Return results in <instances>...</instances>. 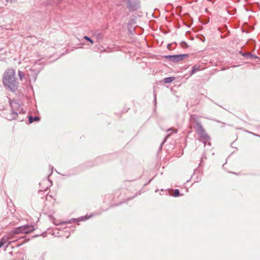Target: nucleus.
I'll return each instance as SVG.
<instances>
[{"mask_svg": "<svg viewBox=\"0 0 260 260\" xmlns=\"http://www.w3.org/2000/svg\"><path fill=\"white\" fill-rule=\"evenodd\" d=\"M84 39L88 41H89V42L91 43V44H93V41L90 38H89L87 36H85L84 37Z\"/></svg>", "mask_w": 260, "mask_h": 260, "instance_id": "obj_11", "label": "nucleus"}, {"mask_svg": "<svg viewBox=\"0 0 260 260\" xmlns=\"http://www.w3.org/2000/svg\"><path fill=\"white\" fill-rule=\"evenodd\" d=\"M10 105L11 107L12 110L17 112V113H21L22 109L20 105L16 102H11Z\"/></svg>", "mask_w": 260, "mask_h": 260, "instance_id": "obj_4", "label": "nucleus"}, {"mask_svg": "<svg viewBox=\"0 0 260 260\" xmlns=\"http://www.w3.org/2000/svg\"><path fill=\"white\" fill-rule=\"evenodd\" d=\"M165 58L169 59V60L172 62H178L183 59V55H168L165 56Z\"/></svg>", "mask_w": 260, "mask_h": 260, "instance_id": "obj_5", "label": "nucleus"}, {"mask_svg": "<svg viewBox=\"0 0 260 260\" xmlns=\"http://www.w3.org/2000/svg\"><path fill=\"white\" fill-rule=\"evenodd\" d=\"M199 68H200V67L198 66L197 65L193 66L192 68V70H191V74L192 75L194 73H196L197 71H198Z\"/></svg>", "mask_w": 260, "mask_h": 260, "instance_id": "obj_9", "label": "nucleus"}, {"mask_svg": "<svg viewBox=\"0 0 260 260\" xmlns=\"http://www.w3.org/2000/svg\"><path fill=\"white\" fill-rule=\"evenodd\" d=\"M36 228L32 225H24L16 229L15 231V233L17 234L20 233L28 234L32 232Z\"/></svg>", "mask_w": 260, "mask_h": 260, "instance_id": "obj_2", "label": "nucleus"}, {"mask_svg": "<svg viewBox=\"0 0 260 260\" xmlns=\"http://www.w3.org/2000/svg\"><path fill=\"white\" fill-rule=\"evenodd\" d=\"M179 194H180L179 190L178 189H176V190H175V191L174 192L173 196L174 197H178L179 196Z\"/></svg>", "mask_w": 260, "mask_h": 260, "instance_id": "obj_10", "label": "nucleus"}, {"mask_svg": "<svg viewBox=\"0 0 260 260\" xmlns=\"http://www.w3.org/2000/svg\"><path fill=\"white\" fill-rule=\"evenodd\" d=\"M18 117V113L15 111L11 110V113L7 115V118L9 120H12Z\"/></svg>", "mask_w": 260, "mask_h": 260, "instance_id": "obj_6", "label": "nucleus"}, {"mask_svg": "<svg viewBox=\"0 0 260 260\" xmlns=\"http://www.w3.org/2000/svg\"><path fill=\"white\" fill-rule=\"evenodd\" d=\"M28 119H29V123H32L34 121H39L40 120V118L37 116L35 117L34 118H32V116H29Z\"/></svg>", "mask_w": 260, "mask_h": 260, "instance_id": "obj_7", "label": "nucleus"}, {"mask_svg": "<svg viewBox=\"0 0 260 260\" xmlns=\"http://www.w3.org/2000/svg\"><path fill=\"white\" fill-rule=\"evenodd\" d=\"M18 75L20 78L21 80H22V78L23 77V74L21 71L18 72Z\"/></svg>", "mask_w": 260, "mask_h": 260, "instance_id": "obj_13", "label": "nucleus"}, {"mask_svg": "<svg viewBox=\"0 0 260 260\" xmlns=\"http://www.w3.org/2000/svg\"><path fill=\"white\" fill-rule=\"evenodd\" d=\"M175 78L174 77H167L164 79V82L165 83H169L171 82L174 80Z\"/></svg>", "mask_w": 260, "mask_h": 260, "instance_id": "obj_8", "label": "nucleus"}, {"mask_svg": "<svg viewBox=\"0 0 260 260\" xmlns=\"http://www.w3.org/2000/svg\"><path fill=\"white\" fill-rule=\"evenodd\" d=\"M196 132L202 137L204 139L209 138L208 135L205 133V131L203 126L199 123L197 124L196 127Z\"/></svg>", "mask_w": 260, "mask_h": 260, "instance_id": "obj_3", "label": "nucleus"}, {"mask_svg": "<svg viewBox=\"0 0 260 260\" xmlns=\"http://www.w3.org/2000/svg\"><path fill=\"white\" fill-rule=\"evenodd\" d=\"M69 223H70V221H67V222H62V224Z\"/></svg>", "mask_w": 260, "mask_h": 260, "instance_id": "obj_14", "label": "nucleus"}, {"mask_svg": "<svg viewBox=\"0 0 260 260\" xmlns=\"http://www.w3.org/2000/svg\"><path fill=\"white\" fill-rule=\"evenodd\" d=\"M4 85L11 91L17 89L18 83L15 77V72L13 69H8L4 73L3 76Z\"/></svg>", "mask_w": 260, "mask_h": 260, "instance_id": "obj_1", "label": "nucleus"}, {"mask_svg": "<svg viewBox=\"0 0 260 260\" xmlns=\"http://www.w3.org/2000/svg\"><path fill=\"white\" fill-rule=\"evenodd\" d=\"M6 243L4 239H2L0 242V248L3 246Z\"/></svg>", "mask_w": 260, "mask_h": 260, "instance_id": "obj_12", "label": "nucleus"}]
</instances>
